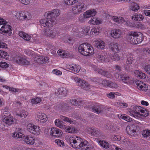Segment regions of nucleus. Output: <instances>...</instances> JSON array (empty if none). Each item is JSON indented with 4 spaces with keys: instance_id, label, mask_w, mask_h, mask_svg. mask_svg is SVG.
Returning <instances> with one entry per match:
<instances>
[{
    "instance_id": "1",
    "label": "nucleus",
    "mask_w": 150,
    "mask_h": 150,
    "mask_svg": "<svg viewBox=\"0 0 150 150\" xmlns=\"http://www.w3.org/2000/svg\"><path fill=\"white\" fill-rule=\"evenodd\" d=\"M60 13L59 11L57 9H54L46 13L44 15L45 18L40 21L41 25L47 28L52 27L56 22L52 18L57 17Z\"/></svg>"
},
{
    "instance_id": "2",
    "label": "nucleus",
    "mask_w": 150,
    "mask_h": 150,
    "mask_svg": "<svg viewBox=\"0 0 150 150\" xmlns=\"http://www.w3.org/2000/svg\"><path fill=\"white\" fill-rule=\"evenodd\" d=\"M12 137L16 139L23 138L24 142L27 145H34L35 142V137L29 135H24L23 130L20 129L12 133Z\"/></svg>"
},
{
    "instance_id": "3",
    "label": "nucleus",
    "mask_w": 150,
    "mask_h": 150,
    "mask_svg": "<svg viewBox=\"0 0 150 150\" xmlns=\"http://www.w3.org/2000/svg\"><path fill=\"white\" fill-rule=\"evenodd\" d=\"M70 145L74 148L80 149L88 146V142L85 140H82L76 136H69L67 137Z\"/></svg>"
},
{
    "instance_id": "4",
    "label": "nucleus",
    "mask_w": 150,
    "mask_h": 150,
    "mask_svg": "<svg viewBox=\"0 0 150 150\" xmlns=\"http://www.w3.org/2000/svg\"><path fill=\"white\" fill-rule=\"evenodd\" d=\"M78 50L79 52L85 56L92 55L94 53L93 47L88 43H84L81 44L79 46Z\"/></svg>"
},
{
    "instance_id": "5",
    "label": "nucleus",
    "mask_w": 150,
    "mask_h": 150,
    "mask_svg": "<svg viewBox=\"0 0 150 150\" xmlns=\"http://www.w3.org/2000/svg\"><path fill=\"white\" fill-rule=\"evenodd\" d=\"M145 111L141 109L140 106H135L134 110L129 109L127 112V113L129 115L135 118H138L140 116H145Z\"/></svg>"
},
{
    "instance_id": "6",
    "label": "nucleus",
    "mask_w": 150,
    "mask_h": 150,
    "mask_svg": "<svg viewBox=\"0 0 150 150\" xmlns=\"http://www.w3.org/2000/svg\"><path fill=\"white\" fill-rule=\"evenodd\" d=\"M142 34L140 32H132L129 35V41L133 44L141 43L142 41Z\"/></svg>"
},
{
    "instance_id": "7",
    "label": "nucleus",
    "mask_w": 150,
    "mask_h": 150,
    "mask_svg": "<svg viewBox=\"0 0 150 150\" xmlns=\"http://www.w3.org/2000/svg\"><path fill=\"white\" fill-rule=\"evenodd\" d=\"M13 14L16 18L20 20H30L32 18L31 13L28 11H15L13 13Z\"/></svg>"
},
{
    "instance_id": "8",
    "label": "nucleus",
    "mask_w": 150,
    "mask_h": 150,
    "mask_svg": "<svg viewBox=\"0 0 150 150\" xmlns=\"http://www.w3.org/2000/svg\"><path fill=\"white\" fill-rule=\"evenodd\" d=\"M90 30V27L85 26L81 28V31H79V28L76 26H74L72 29V32L76 36H79V35L86 36L88 35Z\"/></svg>"
},
{
    "instance_id": "9",
    "label": "nucleus",
    "mask_w": 150,
    "mask_h": 150,
    "mask_svg": "<svg viewBox=\"0 0 150 150\" xmlns=\"http://www.w3.org/2000/svg\"><path fill=\"white\" fill-rule=\"evenodd\" d=\"M27 129L30 133L36 136L40 135L41 132V129L39 126L32 123H29L27 125Z\"/></svg>"
},
{
    "instance_id": "10",
    "label": "nucleus",
    "mask_w": 150,
    "mask_h": 150,
    "mask_svg": "<svg viewBox=\"0 0 150 150\" xmlns=\"http://www.w3.org/2000/svg\"><path fill=\"white\" fill-rule=\"evenodd\" d=\"M111 18L112 20L117 23L124 25L129 27L133 26L132 23L129 20L122 17L114 16H111Z\"/></svg>"
},
{
    "instance_id": "11",
    "label": "nucleus",
    "mask_w": 150,
    "mask_h": 150,
    "mask_svg": "<svg viewBox=\"0 0 150 150\" xmlns=\"http://www.w3.org/2000/svg\"><path fill=\"white\" fill-rule=\"evenodd\" d=\"M13 60L17 63L21 65H28L29 62L26 57L21 55H16L14 58Z\"/></svg>"
},
{
    "instance_id": "12",
    "label": "nucleus",
    "mask_w": 150,
    "mask_h": 150,
    "mask_svg": "<svg viewBox=\"0 0 150 150\" xmlns=\"http://www.w3.org/2000/svg\"><path fill=\"white\" fill-rule=\"evenodd\" d=\"M72 79H74V81L77 83L78 85L82 88L86 90H88L89 89V84L88 83L86 82L84 80H82L80 78L77 77H74V76L71 77Z\"/></svg>"
},
{
    "instance_id": "13",
    "label": "nucleus",
    "mask_w": 150,
    "mask_h": 150,
    "mask_svg": "<svg viewBox=\"0 0 150 150\" xmlns=\"http://www.w3.org/2000/svg\"><path fill=\"white\" fill-rule=\"evenodd\" d=\"M11 27L8 25L4 24L0 29V33L4 35L9 36L12 33Z\"/></svg>"
},
{
    "instance_id": "14",
    "label": "nucleus",
    "mask_w": 150,
    "mask_h": 150,
    "mask_svg": "<svg viewBox=\"0 0 150 150\" xmlns=\"http://www.w3.org/2000/svg\"><path fill=\"white\" fill-rule=\"evenodd\" d=\"M62 134V131L58 128L53 127L50 129V134L52 137L59 138L61 137Z\"/></svg>"
},
{
    "instance_id": "15",
    "label": "nucleus",
    "mask_w": 150,
    "mask_h": 150,
    "mask_svg": "<svg viewBox=\"0 0 150 150\" xmlns=\"http://www.w3.org/2000/svg\"><path fill=\"white\" fill-rule=\"evenodd\" d=\"M65 67L75 72L78 73L79 72L81 69V67L78 65L75 64H67Z\"/></svg>"
},
{
    "instance_id": "16",
    "label": "nucleus",
    "mask_w": 150,
    "mask_h": 150,
    "mask_svg": "<svg viewBox=\"0 0 150 150\" xmlns=\"http://www.w3.org/2000/svg\"><path fill=\"white\" fill-rule=\"evenodd\" d=\"M84 8V4L83 3H79L78 4L72 6L73 13L76 14L80 13Z\"/></svg>"
},
{
    "instance_id": "17",
    "label": "nucleus",
    "mask_w": 150,
    "mask_h": 150,
    "mask_svg": "<svg viewBox=\"0 0 150 150\" xmlns=\"http://www.w3.org/2000/svg\"><path fill=\"white\" fill-rule=\"evenodd\" d=\"M126 131L127 133L132 137H135L137 135L135 125L127 126L126 128Z\"/></svg>"
},
{
    "instance_id": "18",
    "label": "nucleus",
    "mask_w": 150,
    "mask_h": 150,
    "mask_svg": "<svg viewBox=\"0 0 150 150\" xmlns=\"http://www.w3.org/2000/svg\"><path fill=\"white\" fill-rule=\"evenodd\" d=\"M122 35V30L119 29H114L111 30L110 33L111 36L115 39L120 38Z\"/></svg>"
},
{
    "instance_id": "19",
    "label": "nucleus",
    "mask_w": 150,
    "mask_h": 150,
    "mask_svg": "<svg viewBox=\"0 0 150 150\" xmlns=\"http://www.w3.org/2000/svg\"><path fill=\"white\" fill-rule=\"evenodd\" d=\"M93 43L95 46L98 49H103L105 46V42L99 38L94 39Z\"/></svg>"
},
{
    "instance_id": "20",
    "label": "nucleus",
    "mask_w": 150,
    "mask_h": 150,
    "mask_svg": "<svg viewBox=\"0 0 150 150\" xmlns=\"http://www.w3.org/2000/svg\"><path fill=\"white\" fill-rule=\"evenodd\" d=\"M109 47L112 51L116 52H119L122 48L120 44L115 42L111 43L109 45Z\"/></svg>"
},
{
    "instance_id": "21",
    "label": "nucleus",
    "mask_w": 150,
    "mask_h": 150,
    "mask_svg": "<svg viewBox=\"0 0 150 150\" xmlns=\"http://www.w3.org/2000/svg\"><path fill=\"white\" fill-rule=\"evenodd\" d=\"M88 132L89 134L96 137H100L102 134V132L98 129L93 128H88Z\"/></svg>"
},
{
    "instance_id": "22",
    "label": "nucleus",
    "mask_w": 150,
    "mask_h": 150,
    "mask_svg": "<svg viewBox=\"0 0 150 150\" xmlns=\"http://www.w3.org/2000/svg\"><path fill=\"white\" fill-rule=\"evenodd\" d=\"M121 80L124 83L130 84L134 82L133 79L130 76L127 75H121L120 76Z\"/></svg>"
},
{
    "instance_id": "23",
    "label": "nucleus",
    "mask_w": 150,
    "mask_h": 150,
    "mask_svg": "<svg viewBox=\"0 0 150 150\" xmlns=\"http://www.w3.org/2000/svg\"><path fill=\"white\" fill-rule=\"evenodd\" d=\"M37 117L40 124H43L46 122L48 120L46 115L41 112H39L37 113Z\"/></svg>"
},
{
    "instance_id": "24",
    "label": "nucleus",
    "mask_w": 150,
    "mask_h": 150,
    "mask_svg": "<svg viewBox=\"0 0 150 150\" xmlns=\"http://www.w3.org/2000/svg\"><path fill=\"white\" fill-rule=\"evenodd\" d=\"M93 69L94 70L97 71L101 75L104 76L107 78H110L111 76V74L108 72L104 71L102 69L97 67L96 66H94L93 67Z\"/></svg>"
},
{
    "instance_id": "25",
    "label": "nucleus",
    "mask_w": 150,
    "mask_h": 150,
    "mask_svg": "<svg viewBox=\"0 0 150 150\" xmlns=\"http://www.w3.org/2000/svg\"><path fill=\"white\" fill-rule=\"evenodd\" d=\"M95 58L97 60L102 63H107L109 61L108 58H106L101 53L99 52L96 54Z\"/></svg>"
},
{
    "instance_id": "26",
    "label": "nucleus",
    "mask_w": 150,
    "mask_h": 150,
    "mask_svg": "<svg viewBox=\"0 0 150 150\" xmlns=\"http://www.w3.org/2000/svg\"><path fill=\"white\" fill-rule=\"evenodd\" d=\"M133 73L134 76L139 79H144L146 78V75L140 70H135Z\"/></svg>"
},
{
    "instance_id": "27",
    "label": "nucleus",
    "mask_w": 150,
    "mask_h": 150,
    "mask_svg": "<svg viewBox=\"0 0 150 150\" xmlns=\"http://www.w3.org/2000/svg\"><path fill=\"white\" fill-rule=\"evenodd\" d=\"M45 35L52 38H55L58 34V32L55 30H49L46 31Z\"/></svg>"
},
{
    "instance_id": "28",
    "label": "nucleus",
    "mask_w": 150,
    "mask_h": 150,
    "mask_svg": "<svg viewBox=\"0 0 150 150\" xmlns=\"http://www.w3.org/2000/svg\"><path fill=\"white\" fill-rule=\"evenodd\" d=\"M105 109L106 110V109H105L103 106L100 104L97 105L92 109V111L97 114L99 113L102 112Z\"/></svg>"
},
{
    "instance_id": "29",
    "label": "nucleus",
    "mask_w": 150,
    "mask_h": 150,
    "mask_svg": "<svg viewBox=\"0 0 150 150\" xmlns=\"http://www.w3.org/2000/svg\"><path fill=\"white\" fill-rule=\"evenodd\" d=\"M96 14V12L94 9H92L86 11L83 13L84 17L86 18L91 16H95Z\"/></svg>"
},
{
    "instance_id": "30",
    "label": "nucleus",
    "mask_w": 150,
    "mask_h": 150,
    "mask_svg": "<svg viewBox=\"0 0 150 150\" xmlns=\"http://www.w3.org/2000/svg\"><path fill=\"white\" fill-rule=\"evenodd\" d=\"M136 84L137 88L139 90L145 91L148 89L147 86L142 81H138Z\"/></svg>"
},
{
    "instance_id": "31",
    "label": "nucleus",
    "mask_w": 150,
    "mask_h": 150,
    "mask_svg": "<svg viewBox=\"0 0 150 150\" xmlns=\"http://www.w3.org/2000/svg\"><path fill=\"white\" fill-rule=\"evenodd\" d=\"M1 120L3 122L8 125V126L10 125L14 122L13 118L12 116L4 117V118H2Z\"/></svg>"
},
{
    "instance_id": "32",
    "label": "nucleus",
    "mask_w": 150,
    "mask_h": 150,
    "mask_svg": "<svg viewBox=\"0 0 150 150\" xmlns=\"http://www.w3.org/2000/svg\"><path fill=\"white\" fill-rule=\"evenodd\" d=\"M70 102L71 104L77 106H79L83 104L86 102L85 101H83L81 99H78L76 100L75 99H72L70 100Z\"/></svg>"
},
{
    "instance_id": "33",
    "label": "nucleus",
    "mask_w": 150,
    "mask_h": 150,
    "mask_svg": "<svg viewBox=\"0 0 150 150\" xmlns=\"http://www.w3.org/2000/svg\"><path fill=\"white\" fill-rule=\"evenodd\" d=\"M132 19L134 21H141L144 18V17L142 14L137 13L134 14L131 17Z\"/></svg>"
},
{
    "instance_id": "34",
    "label": "nucleus",
    "mask_w": 150,
    "mask_h": 150,
    "mask_svg": "<svg viewBox=\"0 0 150 150\" xmlns=\"http://www.w3.org/2000/svg\"><path fill=\"white\" fill-rule=\"evenodd\" d=\"M19 35L25 40L27 41L29 40L31 38L30 35L22 31L19 32Z\"/></svg>"
},
{
    "instance_id": "35",
    "label": "nucleus",
    "mask_w": 150,
    "mask_h": 150,
    "mask_svg": "<svg viewBox=\"0 0 150 150\" xmlns=\"http://www.w3.org/2000/svg\"><path fill=\"white\" fill-rule=\"evenodd\" d=\"M89 23L93 25H98L101 23L102 21L96 17L91 18L89 21Z\"/></svg>"
},
{
    "instance_id": "36",
    "label": "nucleus",
    "mask_w": 150,
    "mask_h": 150,
    "mask_svg": "<svg viewBox=\"0 0 150 150\" xmlns=\"http://www.w3.org/2000/svg\"><path fill=\"white\" fill-rule=\"evenodd\" d=\"M101 31V28L99 27L97 28H94L92 29L90 31L91 34L95 35H97Z\"/></svg>"
},
{
    "instance_id": "37",
    "label": "nucleus",
    "mask_w": 150,
    "mask_h": 150,
    "mask_svg": "<svg viewBox=\"0 0 150 150\" xmlns=\"http://www.w3.org/2000/svg\"><path fill=\"white\" fill-rule=\"evenodd\" d=\"M97 142L99 145L105 149L108 148L109 144L107 142L103 140H97Z\"/></svg>"
},
{
    "instance_id": "38",
    "label": "nucleus",
    "mask_w": 150,
    "mask_h": 150,
    "mask_svg": "<svg viewBox=\"0 0 150 150\" xmlns=\"http://www.w3.org/2000/svg\"><path fill=\"white\" fill-rule=\"evenodd\" d=\"M130 9L132 11H136L139 8L138 5L134 2H132L130 4Z\"/></svg>"
},
{
    "instance_id": "39",
    "label": "nucleus",
    "mask_w": 150,
    "mask_h": 150,
    "mask_svg": "<svg viewBox=\"0 0 150 150\" xmlns=\"http://www.w3.org/2000/svg\"><path fill=\"white\" fill-rule=\"evenodd\" d=\"M1 117L4 118V117H7L11 115L10 112L8 111L6 109L1 110Z\"/></svg>"
},
{
    "instance_id": "40",
    "label": "nucleus",
    "mask_w": 150,
    "mask_h": 150,
    "mask_svg": "<svg viewBox=\"0 0 150 150\" xmlns=\"http://www.w3.org/2000/svg\"><path fill=\"white\" fill-rule=\"evenodd\" d=\"M107 57L114 61H118L120 59V57L116 53H114L112 55L109 54Z\"/></svg>"
},
{
    "instance_id": "41",
    "label": "nucleus",
    "mask_w": 150,
    "mask_h": 150,
    "mask_svg": "<svg viewBox=\"0 0 150 150\" xmlns=\"http://www.w3.org/2000/svg\"><path fill=\"white\" fill-rule=\"evenodd\" d=\"M57 53L59 56L63 58H66L68 56V54L67 52L62 50H58Z\"/></svg>"
},
{
    "instance_id": "42",
    "label": "nucleus",
    "mask_w": 150,
    "mask_h": 150,
    "mask_svg": "<svg viewBox=\"0 0 150 150\" xmlns=\"http://www.w3.org/2000/svg\"><path fill=\"white\" fill-rule=\"evenodd\" d=\"M78 1V0H64V2L66 5H72Z\"/></svg>"
},
{
    "instance_id": "43",
    "label": "nucleus",
    "mask_w": 150,
    "mask_h": 150,
    "mask_svg": "<svg viewBox=\"0 0 150 150\" xmlns=\"http://www.w3.org/2000/svg\"><path fill=\"white\" fill-rule=\"evenodd\" d=\"M142 134L144 138H146L150 135V130L148 129H145L142 131Z\"/></svg>"
},
{
    "instance_id": "44",
    "label": "nucleus",
    "mask_w": 150,
    "mask_h": 150,
    "mask_svg": "<svg viewBox=\"0 0 150 150\" xmlns=\"http://www.w3.org/2000/svg\"><path fill=\"white\" fill-rule=\"evenodd\" d=\"M142 69L150 75V65L144 64L142 65Z\"/></svg>"
},
{
    "instance_id": "45",
    "label": "nucleus",
    "mask_w": 150,
    "mask_h": 150,
    "mask_svg": "<svg viewBox=\"0 0 150 150\" xmlns=\"http://www.w3.org/2000/svg\"><path fill=\"white\" fill-rule=\"evenodd\" d=\"M54 142L56 145L59 147H63L64 146V142L62 140L59 139H56L54 141Z\"/></svg>"
},
{
    "instance_id": "46",
    "label": "nucleus",
    "mask_w": 150,
    "mask_h": 150,
    "mask_svg": "<svg viewBox=\"0 0 150 150\" xmlns=\"http://www.w3.org/2000/svg\"><path fill=\"white\" fill-rule=\"evenodd\" d=\"M54 123L55 125L59 128H62L63 127V122L59 119H56L54 121Z\"/></svg>"
},
{
    "instance_id": "47",
    "label": "nucleus",
    "mask_w": 150,
    "mask_h": 150,
    "mask_svg": "<svg viewBox=\"0 0 150 150\" xmlns=\"http://www.w3.org/2000/svg\"><path fill=\"white\" fill-rule=\"evenodd\" d=\"M133 26H129V27H135L137 28H140L142 29H144L146 28V27L144 24L140 23H138L137 24H134L132 23Z\"/></svg>"
},
{
    "instance_id": "48",
    "label": "nucleus",
    "mask_w": 150,
    "mask_h": 150,
    "mask_svg": "<svg viewBox=\"0 0 150 150\" xmlns=\"http://www.w3.org/2000/svg\"><path fill=\"white\" fill-rule=\"evenodd\" d=\"M28 115V112L24 110L22 111L20 113H17L16 114L17 116H19L21 117L25 118Z\"/></svg>"
},
{
    "instance_id": "49",
    "label": "nucleus",
    "mask_w": 150,
    "mask_h": 150,
    "mask_svg": "<svg viewBox=\"0 0 150 150\" xmlns=\"http://www.w3.org/2000/svg\"><path fill=\"white\" fill-rule=\"evenodd\" d=\"M115 105L116 106L119 107L123 108H126L128 106V105L125 103H120L119 101H118L116 102L115 103Z\"/></svg>"
},
{
    "instance_id": "50",
    "label": "nucleus",
    "mask_w": 150,
    "mask_h": 150,
    "mask_svg": "<svg viewBox=\"0 0 150 150\" xmlns=\"http://www.w3.org/2000/svg\"><path fill=\"white\" fill-rule=\"evenodd\" d=\"M65 131L66 132L70 133H73L75 131V129L71 126H67L65 127Z\"/></svg>"
},
{
    "instance_id": "51",
    "label": "nucleus",
    "mask_w": 150,
    "mask_h": 150,
    "mask_svg": "<svg viewBox=\"0 0 150 150\" xmlns=\"http://www.w3.org/2000/svg\"><path fill=\"white\" fill-rule=\"evenodd\" d=\"M133 60L134 56L132 54H129L127 60L126 62V64H131Z\"/></svg>"
},
{
    "instance_id": "52",
    "label": "nucleus",
    "mask_w": 150,
    "mask_h": 150,
    "mask_svg": "<svg viewBox=\"0 0 150 150\" xmlns=\"http://www.w3.org/2000/svg\"><path fill=\"white\" fill-rule=\"evenodd\" d=\"M41 100L40 98H36L32 99L31 103L33 104H36L39 103L41 101Z\"/></svg>"
},
{
    "instance_id": "53",
    "label": "nucleus",
    "mask_w": 150,
    "mask_h": 150,
    "mask_svg": "<svg viewBox=\"0 0 150 150\" xmlns=\"http://www.w3.org/2000/svg\"><path fill=\"white\" fill-rule=\"evenodd\" d=\"M0 57L7 59V58H8L7 53L4 51L0 50Z\"/></svg>"
},
{
    "instance_id": "54",
    "label": "nucleus",
    "mask_w": 150,
    "mask_h": 150,
    "mask_svg": "<svg viewBox=\"0 0 150 150\" xmlns=\"http://www.w3.org/2000/svg\"><path fill=\"white\" fill-rule=\"evenodd\" d=\"M38 58L40 59V60L41 61L40 63H47L49 59L48 57L42 56H39Z\"/></svg>"
},
{
    "instance_id": "55",
    "label": "nucleus",
    "mask_w": 150,
    "mask_h": 150,
    "mask_svg": "<svg viewBox=\"0 0 150 150\" xmlns=\"http://www.w3.org/2000/svg\"><path fill=\"white\" fill-rule=\"evenodd\" d=\"M120 96V94L119 93H115V92H110L109 94L107 95V96L111 98H113L115 97V95Z\"/></svg>"
},
{
    "instance_id": "56",
    "label": "nucleus",
    "mask_w": 150,
    "mask_h": 150,
    "mask_svg": "<svg viewBox=\"0 0 150 150\" xmlns=\"http://www.w3.org/2000/svg\"><path fill=\"white\" fill-rule=\"evenodd\" d=\"M101 82H102V84L104 86H105V87H108L110 81H108L104 80L102 81L101 80H100L99 82L100 83Z\"/></svg>"
},
{
    "instance_id": "57",
    "label": "nucleus",
    "mask_w": 150,
    "mask_h": 150,
    "mask_svg": "<svg viewBox=\"0 0 150 150\" xmlns=\"http://www.w3.org/2000/svg\"><path fill=\"white\" fill-rule=\"evenodd\" d=\"M121 118L128 122H131L132 121V119L128 116H123L121 115Z\"/></svg>"
},
{
    "instance_id": "58",
    "label": "nucleus",
    "mask_w": 150,
    "mask_h": 150,
    "mask_svg": "<svg viewBox=\"0 0 150 150\" xmlns=\"http://www.w3.org/2000/svg\"><path fill=\"white\" fill-rule=\"evenodd\" d=\"M142 51L143 53L146 55H150V49L148 48H142Z\"/></svg>"
},
{
    "instance_id": "59",
    "label": "nucleus",
    "mask_w": 150,
    "mask_h": 150,
    "mask_svg": "<svg viewBox=\"0 0 150 150\" xmlns=\"http://www.w3.org/2000/svg\"><path fill=\"white\" fill-rule=\"evenodd\" d=\"M60 118L62 120L64 121L68 122L70 123H71L72 122V121L70 119H69L68 117H66L65 116H61Z\"/></svg>"
},
{
    "instance_id": "60",
    "label": "nucleus",
    "mask_w": 150,
    "mask_h": 150,
    "mask_svg": "<svg viewBox=\"0 0 150 150\" xmlns=\"http://www.w3.org/2000/svg\"><path fill=\"white\" fill-rule=\"evenodd\" d=\"M111 139L113 141H120L121 137L118 135H114L112 136Z\"/></svg>"
},
{
    "instance_id": "61",
    "label": "nucleus",
    "mask_w": 150,
    "mask_h": 150,
    "mask_svg": "<svg viewBox=\"0 0 150 150\" xmlns=\"http://www.w3.org/2000/svg\"><path fill=\"white\" fill-rule=\"evenodd\" d=\"M9 66L8 64L6 63L3 62H0V67L4 68H6Z\"/></svg>"
},
{
    "instance_id": "62",
    "label": "nucleus",
    "mask_w": 150,
    "mask_h": 150,
    "mask_svg": "<svg viewBox=\"0 0 150 150\" xmlns=\"http://www.w3.org/2000/svg\"><path fill=\"white\" fill-rule=\"evenodd\" d=\"M108 87L116 89L117 88L118 85L115 83L110 81Z\"/></svg>"
},
{
    "instance_id": "63",
    "label": "nucleus",
    "mask_w": 150,
    "mask_h": 150,
    "mask_svg": "<svg viewBox=\"0 0 150 150\" xmlns=\"http://www.w3.org/2000/svg\"><path fill=\"white\" fill-rule=\"evenodd\" d=\"M110 128L112 131L114 132H117L119 129V127L118 126H116V125H110Z\"/></svg>"
},
{
    "instance_id": "64",
    "label": "nucleus",
    "mask_w": 150,
    "mask_h": 150,
    "mask_svg": "<svg viewBox=\"0 0 150 150\" xmlns=\"http://www.w3.org/2000/svg\"><path fill=\"white\" fill-rule=\"evenodd\" d=\"M108 146V148L106 149V150H114L116 146L113 144L110 145L109 144Z\"/></svg>"
}]
</instances>
